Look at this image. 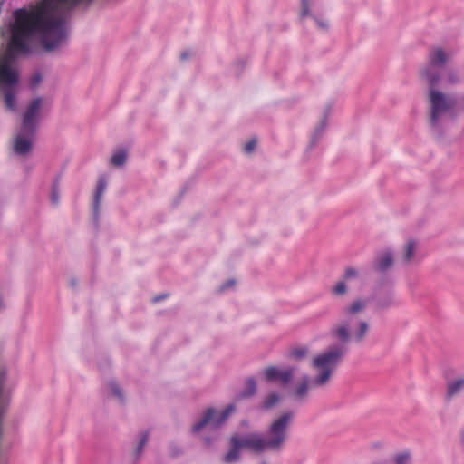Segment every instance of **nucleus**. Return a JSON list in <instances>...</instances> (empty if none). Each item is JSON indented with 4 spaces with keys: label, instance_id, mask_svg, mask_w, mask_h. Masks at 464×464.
<instances>
[{
    "label": "nucleus",
    "instance_id": "1",
    "mask_svg": "<svg viewBox=\"0 0 464 464\" xmlns=\"http://www.w3.org/2000/svg\"><path fill=\"white\" fill-rule=\"evenodd\" d=\"M90 1L42 0L29 10L14 11L11 40L6 53L0 57V90L7 109L16 110L18 73L14 66L15 56L29 53L31 43L35 38L40 39L48 52L63 46L67 39L65 20L68 13L77 5Z\"/></svg>",
    "mask_w": 464,
    "mask_h": 464
},
{
    "label": "nucleus",
    "instance_id": "2",
    "mask_svg": "<svg viewBox=\"0 0 464 464\" xmlns=\"http://www.w3.org/2000/svg\"><path fill=\"white\" fill-rule=\"evenodd\" d=\"M293 417L292 411L283 413L270 424L266 437L256 432L245 436H232L230 438L231 448L224 456V462L231 464L238 461L240 450L243 449L256 454L264 451H280L287 440V430Z\"/></svg>",
    "mask_w": 464,
    "mask_h": 464
},
{
    "label": "nucleus",
    "instance_id": "3",
    "mask_svg": "<svg viewBox=\"0 0 464 464\" xmlns=\"http://www.w3.org/2000/svg\"><path fill=\"white\" fill-rule=\"evenodd\" d=\"M346 352V346L334 344L315 355L311 362L314 372L313 384L323 387L329 385Z\"/></svg>",
    "mask_w": 464,
    "mask_h": 464
},
{
    "label": "nucleus",
    "instance_id": "4",
    "mask_svg": "<svg viewBox=\"0 0 464 464\" xmlns=\"http://www.w3.org/2000/svg\"><path fill=\"white\" fill-rule=\"evenodd\" d=\"M428 86V101L430 105V120L432 127L437 128L444 117L451 112L456 106V100L450 94L439 89L440 82L435 74L425 72Z\"/></svg>",
    "mask_w": 464,
    "mask_h": 464
},
{
    "label": "nucleus",
    "instance_id": "5",
    "mask_svg": "<svg viewBox=\"0 0 464 464\" xmlns=\"http://www.w3.org/2000/svg\"><path fill=\"white\" fill-rule=\"evenodd\" d=\"M454 56V53L450 49H446L440 45L432 46L428 53V63L420 70V77L426 82L425 72L435 74L441 82V75L437 71L443 68Z\"/></svg>",
    "mask_w": 464,
    "mask_h": 464
},
{
    "label": "nucleus",
    "instance_id": "6",
    "mask_svg": "<svg viewBox=\"0 0 464 464\" xmlns=\"http://www.w3.org/2000/svg\"><path fill=\"white\" fill-rule=\"evenodd\" d=\"M369 324L366 321H345L333 330L332 335L345 346L350 341L361 342L369 331Z\"/></svg>",
    "mask_w": 464,
    "mask_h": 464
},
{
    "label": "nucleus",
    "instance_id": "7",
    "mask_svg": "<svg viewBox=\"0 0 464 464\" xmlns=\"http://www.w3.org/2000/svg\"><path fill=\"white\" fill-rule=\"evenodd\" d=\"M236 411L234 404L228 405L223 411L218 413L214 409H208L202 420L194 425L193 431L198 432L204 427L209 426L211 429L217 430L223 425L227 418Z\"/></svg>",
    "mask_w": 464,
    "mask_h": 464
},
{
    "label": "nucleus",
    "instance_id": "8",
    "mask_svg": "<svg viewBox=\"0 0 464 464\" xmlns=\"http://www.w3.org/2000/svg\"><path fill=\"white\" fill-rule=\"evenodd\" d=\"M35 131L21 127L14 139V150L17 155H26L32 149Z\"/></svg>",
    "mask_w": 464,
    "mask_h": 464
},
{
    "label": "nucleus",
    "instance_id": "9",
    "mask_svg": "<svg viewBox=\"0 0 464 464\" xmlns=\"http://www.w3.org/2000/svg\"><path fill=\"white\" fill-rule=\"evenodd\" d=\"M42 104V98H36L32 101L24 113L22 127L36 131Z\"/></svg>",
    "mask_w": 464,
    "mask_h": 464
},
{
    "label": "nucleus",
    "instance_id": "10",
    "mask_svg": "<svg viewBox=\"0 0 464 464\" xmlns=\"http://www.w3.org/2000/svg\"><path fill=\"white\" fill-rule=\"evenodd\" d=\"M295 367L281 369L276 366H269L265 369L264 373L268 382L278 381L281 384L290 383L294 378Z\"/></svg>",
    "mask_w": 464,
    "mask_h": 464
},
{
    "label": "nucleus",
    "instance_id": "11",
    "mask_svg": "<svg viewBox=\"0 0 464 464\" xmlns=\"http://www.w3.org/2000/svg\"><path fill=\"white\" fill-rule=\"evenodd\" d=\"M314 377L309 378L308 375H305L302 378L300 382H298L293 391V396L298 400H304L311 389L323 388L322 385H314Z\"/></svg>",
    "mask_w": 464,
    "mask_h": 464
},
{
    "label": "nucleus",
    "instance_id": "12",
    "mask_svg": "<svg viewBox=\"0 0 464 464\" xmlns=\"http://www.w3.org/2000/svg\"><path fill=\"white\" fill-rule=\"evenodd\" d=\"M419 249V242L415 239H408L406 244L404 245L401 261L404 266H410L412 263L417 261V253Z\"/></svg>",
    "mask_w": 464,
    "mask_h": 464
},
{
    "label": "nucleus",
    "instance_id": "13",
    "mask_svg": "<svg viewBox=\"0 0 464 464\" xmlns=\"http://www.w3.org/2000/svg\"><path fill=\"white\" fill-rule=\"evenodd\" d=\"M441 75V82L445 86H456L462 82V76L456 68L446 69Z\"/></svg>",
    "mask_w": 464,
    "mask_h": 464
},
{
    "label": "nucleus",
    "instance_id": "14",
    "mask_svg": "<svg viewBox=\"0 0 464 464\" xmlns=\"http://www.w3.org/2000/svg\"><path fill=\"white\" fill-rule=\"evenodd\" d=\"M370 302L369 298L356 299L346 307V314L351 316L361 314L369 306Z\"/></svg>",
    "mask_w": 464,
    "mask_h": 464
},
{
    "label": "nucleus",
    "instance_id": "15",
    "mask_svg": "<svg viewBox=\"0 0 464 464\" xmlns=\"http://www.w3.org/2000/svg\"><path fill=\"white\" fill-rule=\"evenodd\" d=\"M393 265V253L390 250L382 253L376 260V267L379 271L384 272Z\"/></svg>",
    "mask_w": 464,
    "mask_h": 464
},
{
    "label": "nucleus",
    "instance_id": "16",
    "mask_svg": "<svg viewBox=\"0 0 464 464\" xmlns=\"http://www.w3.org/2000/svg\"><path fill=\"white\" fill-rule=\"evenodd\" d=\"M464 390V377L451 381L447 384V397L452 398Z\"/></svg>",
    "mask_w": 464,
    "mask_h": 464
},
{
    "label": "nucleus",
    "instance_id": "17",
    "mask_svg": "<svg viewBox=\"0 0 464 464\" xmlns=\"http://www.w3.org/2000/svg\"><path fill=\"white\" fill-rule=\"evenodd\" d=\"M107 187V180L105 178H100L97 185V189L94 198V209L97 210L102 200V195Z\"/></svg>",
    "mask_w": 464,
    "mask_h": 464
},
{
    "label": "nucleus",
    "instance_id": "18",
    "mask_svg": "<svg viewBox=\"0 0 464 464\" xmlns=\"http://www.w3.org/2000/svg\"><path fill=\"white\" fill-rule=\"evenodd\" d=\"M127 160V152L124 150H120L112 155L111 163L116 167H121L125 164Z\"/></svg>",
    "mask_w": 464,
    "mask_h": 464
},
{
    "label": "nucleus",
    "instance_id": "19",
    "mask_svg": "<svg viewBox=\"0 0 464 464\" xmlns=\"http://www.w3.org/2000/svg\"><path fill=\"white\" fill-rule=\"evenodd\" d=\"M308 354V349L306 347H295L289 352V358L301 361Z\"/></svg>",
    "mask_w": 464,
    "mask_h": 464
},
{
    "label": "nucleus",
    "instance_id": "20",
    "mask_svg": "<svg viewBox=\"0 0 464 464\" xmlns=\"http://www.w3.org/2000/svg\"><path fill=\"white\" fill-rule=\"evenodd\" d=\"M280 401L279 394L276 392H272L266 396V398L264 400L262 408L268 410L276 406Z\"/></svg>",
    "mask_w": 464,
    "mask_h": 464
},
{
    "label": "nucleus",
    "instance_id": "21",
    "mask_svg": "<svg viewBox=\"0 0 464 464\" xmlns=\"http://www.w3.org/2000/svg\"><path fill=\"white\" fill-rule=\"evenodd\" d=\"M149 438H150V433L148 430L146 431H143L140 436V440H139V443H138V446L136 448V450H135V454H136V457L137 458H140V456L141 455L142 451H143V449L144 447L146 446L148 440H149Z\"/></svg>",
    "mask_w": 464,
    "mask_h": 464
},
{
    "label": "nucleus",
    "instance_id": "22",
    "mask_svg": "<svg viewBox=\"0 0 464 464\" xmlns=\"http://www.w3.org/2000/svg\"><path fill=\"white\" fill-rule=\"evenodd\" d=\"M347 291L348 287L344 281H338L331 289V293L336 296L344 295Z\"/></svg>",
    "mask_w": 464,
    "mask_h": 464
},
{
    "label": "nucleus",
    "instance_id": "23",
    "mask_svg": "<svg viewBox=\"0 0 464 464\" xmlns=\"http://www.w3.org/2000/svg\"><path fill=\"white\" fill-rule=\"evenodd\" d=\"M256 392V381L253 379H249L246 382V390L241 393L240 397L246 398L254 395Z\"/></svg>",
    "mask_w": 464,
    "mask_h": 464
},
{
    "label": "nucleus",
    "instance_id": "24",
    "mask_svg": "<svg viewBox=\"0 0 464 464\" xmlns=\"http://www.w3.org/2000/svg\"><path fill=\"white\" fill-rule=\"evenodd\" d=\"M411 460V454L409 452H402L394 457L395 464H409Z\"/></svg>",
    "mask_w": 464,
    "mask_h": 464
},
{
    "label": "nucleus",
    "instance_id": "25",
    "mask_svg": "<svg viewBox=\"0 0 464 464\" xmlns=\"http://www.w3.org/2000/svg\"><path fill=\"white\" fill-rule=\"evenodd\" d=\"M326 127V121L325 120H323L319 126L316 128L314 133V136H313V139H312V143L314 144L318 140L319 138L321 137L324 130L325 129Z\"/></svg>",
    "mask_w": 464,
    "mask_h": 464
},
{
    "label": "nucleus",
    "instance_id": "26",
    "mask_svg": "<svg viewBox=\"0 0 464 464\" xmlns=\"http://www.w3.org/2000/svg\"><path fill=\"white\" fill-rule=\"evenodd\" d=\"M109 388L111 389V391L114 396H116L121 401H123V393L116 382H110Z\"/></svg>",
    "mask_w": 464,
    "mask_h": 464
},
{
    "label": "nucleus",
    "instance_id": "27",
    "mask_svg": "<svg viewBox=\"0 0 464 464\" xmlns=\"http://www.w3.org/2000/svg\"><path fill=\"white\" fill-rule=\"evenodd\" d=\"M358 276V271L353 267H347L344 272V278L346 280L355 278Z\"/></svg>",
    "mask_w": 464,
    "mask_h": 464
},
{
    "label": "nucleus",
    "instance_id": "28",
    "mask_svg": "<svg viewBox=\"0 0 464 464\" xmlns=\"http://www.w3.org/2000/svg\"><path fill=\"white\" fill-rule=\"evenodd\" d=\"M256 140L255 139L249 140L246 145H245V151L246 153H251L252 151L255 150L256 149Z\"/></svg>",
    "mask_w": 464,
    "mask_h": 464
},
{
    "label": "nucleus",
    "instance_id": "29",
    "mask_svg": "<svg viewBox=\"0 0 464 464\" xmlns=\"http://www.w3.org/2000/svg\"><path fill=\"white\" fill-rule=\"evenodd\" d=\"M309 14V3L308 0H302L301 16L305 17Z\"/></svg>",
    "mask_w": 464,
    "mask_h": 464
},
{
    "label": "nucleus",
    "instance_id": "30",
    "mask_svg": "<svg viewBox=\"0 0 464 464\" xmlns=\"http://www.w3.org/2000/svg\"><path fill=\"white\" fill-rule=\"evenodd\" d=\"M456 105L459 111L464 114V92L459 97L458 101H456Z\"/></svg>",
    "mask_w": 464,
    "mask_h": 464
},
{
    "label": "nucleus",
    "instance_id": "31",
    "mask_svg": "<svg viewBox=\"0 0 464 464\" xmlns=\"http://www.w3.org/2000/svg\"><path fill=\"white\" fill-rule=\"evenodd\" d=\"M51 200L52 202L56 205L59 201V192L56 187H53L52 195H51Z\"/></svg>",
    "mask_w": 464,
    "mask_h": 464
},
{
    "label": "nucleus",
    "instance_id": "32",
    "mask_svg": "<svg viewBox=\"0 0 464 464\" xmlns=\"http://www.w3.org/2000/svg\"><path fill=\"white\" fill-rule=\"evenodd\" d=\"M42 81V77L40 74H36L34 75L33 78H32V81H31V85L33 87H35L36 85H38Z\"/></svg>",
    "mask_w": 464,
    "mask_h": 464
},
{
    "label": "nucleus",
    "instance_id": "33",
    "mask_svg": "<svg viewBox=\"0 0 464 464\" xmlns=\"http://www.w3.org/2000/svg\"><path fill=\"white\" fill-rule=\"evenodd\" d=\"M235 284V281L234 280H229L228 282H227L224 285L221 286L220 290L223 291L225 290L227 287L228 286H232L234 285Z\"/></svg>",
    "mask_w": 464,
    "mask_h": 464
},
{
    "label": "nucleus",
    "instance_id": "34",
    "mask_svg": "<svg viewBox=\"0 0 464 464\" xmlns=\"http://www.w3.org/2000/svg\"><path fill=\"white\" fill-rule=\"evenodd\" d=\"M189 53L188 52H184L181 53V59L182 60H186L188 56H189Z\"/></svg>",
    "mask_w": 464,
    "mask_h": 464
},
{
    "label": "nucleus",
    "instance_id": "35",
    "mask_svg": "<svg viewBox=\"0 0 464 464\" xmlns=\"http://www.w3.org/2000/svg\"><path fill=\"white\" fill-rule=\"evenodd\" d=\"M318 25L322 28H326L327 27V24L326 23H323V22H318Z\"/></svg>",
    "mask_w": 464,
    "mask_h": 464
},
{
    "label": "nucleus",
    "instance_id": "36",
    "mask_svg": "<svg viewBox=\"0 0 464 464\" xmlns=\"http://www.w3.org/2000/svg\"><path fill=\"white\" fill-rule=\"evenodd\" d=\"M4 306V304H3V296L2 295L0 294V309Z\"/></svg>",
    "mask_w": 464,
    "mask_h": 464
},
{
    "label": "nucleus",
    "instance_id": "37",
    "mask_svg": "<svg viewBox=\"0 0 464 464\" xmlns=\"http://www.w3.org/2000/svg\"><path fill=\"white\" fill-rule=\"evenodd\" d=\"M162 298H163L162 296H158V297H155V298H154V301H155V302H157V301H159V300H161Z\"/></svg>",
    "mask_w": 464,
    "mask_h": 464
},
{
    "label": "nucleus",
    "instance_id": "38",
    "mask_svg": "<svg viewBox=\"0 0 464 464\" xmlns=\"http://www.w3.org/2000/svg\"><path fill=\"white\" fill-rule=\"evenodd\" d=\"M206 443H207L208 445H209V444H210V441H209V440H208V439H206Z\"/></svg>",
    "mask_w": 464,
    "mask_h": 464
},
{
    "label": "nucleus",
    "instance_id": "39",
    "mask_svg": "<svg viewBox=\"0 0 464 464\" xmlns=\"http://www.w3.org/2000/svg\"><path fill=\"white\" fill-rule=\"evenodd\" d=\"M261 464H266V462H262Z\"/></svg>",
    "mask_w": 464,
    "mask_h": 464
}]
</instances>
